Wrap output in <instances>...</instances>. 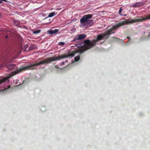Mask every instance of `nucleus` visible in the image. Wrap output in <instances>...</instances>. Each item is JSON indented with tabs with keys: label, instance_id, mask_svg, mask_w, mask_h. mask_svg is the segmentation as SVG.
Masks as SVG:
<instances>
[{
	"label": "nucleus",
	"instance_id": "obj_1",
	"mask_svg": "<svg viewBox=\"0 0 150 150\" xmlns=\"http://www.w3.org/2000/svg\"><path fill=\"white\" fill-rule=\"evenodd\" d=\"M111 34L108 31L106 32L103 35H100L97 36L96 39L93 40L91 42L89 40H86L84 41V44L83 46L80 47L79 44L76 45H75L78 48L76 50L72 51L71 53L68 54L62 55L57 56H54L52 57H51L45 59L44 60L41 62V64L44 63L47 64L48 63L52 61H55L60 59L66 58L69 57H74L75 54L77 53H82L84 51L89 50L92 48L95 45L96 43L98 41L100 40L102 38L105 37L106 36Z\"/></svg>",
	"mask_w": 150,
	"mask_h": 150
},
{
	"label": "nucleus",
	"instance_id": "obj_2",
	"mask_svg": "<svg viewBox=\"0 0 150 150\" xmlns=\"http://www.w3.org/2000/svg\"><path fill=\"white\" fill-rule=\"evenodd\" d=\"M150 19V15H148L147 16L145 17H141L140 18L136 19L133 20H132L130 21H123L119 23L118 24L114 26L113 28H112L109 30H108L110 33L113 30L117 28L120 27L121 25H124L125 24H128L129 23H131L137 22H141L142 21H145L146 20Z\"/></svg>",
	"mask_w": 150,
	"mask_h": 150
},
{
	"label": "nucleus",
	"instance_id": "obj_3",
	"mask_svg": "<svg viewBox=\"0 0 150 150\" xmlns=\"http://www.w3.org/2000/svg\"><path fill=\"white\" fill-rule=\"evenodd\" d=\"M150 19V15H148L147 16L145 17H141L140 18L136 19L133 20H132L130 21H123L119 23L118 24L114 26L113 28H112L109 30H108L110 33L113 30L117 28L120 27L121 25H124L125 24H128L129 23H131L137 22H141L142 21H145L146 20Z\"/></svg>",
	"mask_w": 150,
	"mask_h": 150
},
{
	"label": "nucleus",
	"instance_id": "obj_4",
	"mask_svg": "<svg viewBox=\"0 0 150 150\" xmlns=\"http://www.w3.org/2000/svg\"><path fill=\"white\" fill-rule=\"evenodd\" d=\"M92 15L91 14H88L84 15L80 19L81 27H83L88 25H91L93 24V21L90 20L92 18Z\"/></svg>",
	"mask_w": 150,
	"mask_h": 150
},
{
	"label": "nucleus",
	"instance_id": "obj_5",
	"mask_svg": "<svg viewBox=\"0 0 150 150\" xmlns=\"http://www.w3.org/2000/svg\"><path fill=\"white\" fill-rule=\"evenodd\" d=\"M86 36V35L84 34H81L77 35L74 40H73L74 41L76 40H81L84 39Z\"/></svg>",
	"mask_w": 150,
	"mask_h": 150
},
{
	"label": "nucleus",
	"instance_id": "obj_6",
	"mask_svg": "<svg viewBox=\"0 0 150 150\" xmlns=\"http://www.w3.org/2000/svg\"><path fill=\"white\" fill-rule=\"evenodd\" d=\"M59 31L58 29H55L54 30H49L48 31V32L51 35H53L57 33Z\"/></svg>",
	"mask_w": 150,
	"mask_h": 150
},
{
	"label": "nucleus",
	"instance_id": "obj_7",
	"mask_svg": "<svg viewBox=\"0 0 150 150\" xmlns=\"http://www.w3.org/2000/svg\"><path fill=\"white\" fill-rule=\"evenodd\" d=\"M142 4L139 2H137L135 4L131 6V7H137L141 6L142 5Z\"/></svg>",
	"mask_w": 150,
	"mask_h": 150
},
{
	"label": "nucleus",
	"instance_id": "obj_8",
	"mask_svg": "<svg viewBox=\"0 0 150 150\" xmlns=\"http://www.w3.org/2000/svg\"><path fill=\"white\" fill-rule=\"evenodd\" d=\"M37 49V47L35 45L33 44L31 45L29 47L30 50H35Z\"/></svg>",
	"mask_w": 150,
	"mask_h": 150
},
{
	"label": "nucleus",
	"instance_id": "obj_9",
	"mask_svg": "<svg viewBox=\"0 0 150 150\" xmlns=\"http://www.w3.org/2000/svg\"><path fill=\"white\" fill-rule=\"evenodd\" d=\"M7 68L8 69H9L10 70L11 69H14L16 67L15 65H10L8 66H7Z\"/></svg>",
	"mask_w": 150,
	"mask_h": 150
},
{
	"label": "nucleus",
	"instance_id": "obj_10",
	"mask_svg": "<svg viewBox=\"0 0 150 150\" xmlns=\"http://www.w3.org/2000/svg\"><path fill=\"white\" fill-rule=\"evenodd\" d=\"M56 14L54 12H52L51 13L49 14L48 16V17H52L53 16H54V15H55Z\"/></svg>",
	"mask_w": 150,
	"mask_h": 150
},
{
	"label": "nucleus",
	"instance_id": "obj_11",
	"mask_svg": "<svg viewBox=\"0 0 150 150\" xmlns=\"http://www.w3.org/2000/svg\"><path fill=\"white\" fill-rule=\"evenodd\" d=\"M40 31H41L40 30H37L33 31V33L34 34H36L39 33H40Z\"/></svg>",
	"mask_w": 150,
	"mask_h": 150
},
{
	"label": "nucleus",
	"instance_id": "obj_12",
	"mask_svg": "<svg viewBox=\"0 0 150 150\" xmlns=\"http://www.w3.org/2000/svg\"><path fill=\"white\" fill-rule=\"evenodd\" d=\"M79 59H80V57L79 56L75 57H74V59H75V61H78Z\"/></svg>",
	"mask_w": 150,
	"mask_h": 150
},
{
	"label": "nucleus",
	"instance_id": "obj_13",
	"mask_svg": "<svg viewBox=\"0 0 150 150\" xmlns=\"http://www.w3.org/2000/svg\"><path fill=\"white\" fill-rule=\"evenodd\" d=\"M5 63H3L0 64V68L1 69L3 68L4 66H6Z\"/></svg>",
	"mask_w": 150,
	"mask_h": 150
},
{
	"label": "nucleus",
	"instance_id": "obj_14",
	"mask_svg": "<svg viewBox=\"0 0 150 150\" xmlns=\"http://www.w3.org/2000/svg\"><path fill=\"white\" fill-rule=\"evenodd\" d=\"M122 8H121L119 10V14L121 15H122L121 14V12L122 11Z\"/></svg>",
	"mask_w": 150,
	"mask_h": 150
},
{
	"label": "nucleus",
	"instance_id": "obj_15",
	"mask_svg": "<svg viewBox=\"0 0 150 150\" xmlns=\"http://www.w3.org/2000/svg\"><path fill=\"white\" fill-rule=\"evenodd\" d=\"M59 45H63L64 44V42H60L59 43Z\"/></svg>",
	"mask_w": 150,
	"mask_h": 150
},
{
	"label": "nucleus",
	"instance_id": "obj_16",
	"mask_svg": "<svg viewBox=\"0 0 150 150\" xmlns=\"http://www.w3.org/2000/svg\"><path fill=\"white\" fill-rule=\"evenodd\" d=\"M149 34L148 35V37H149L150 36V32L149 33Z\"/></svg>",
	"mask_w": 150,
	"mask_h": 150
},
{
	"label": "nucleus",
	"instance_id": "obj_17",
	"mask_svg": "<svg viewBox=\"0 0 150 150\" xmlns=\"http://www.w3.org/2000/svg\"><path fill=\"white\" fill-rule=\"evenodd\" d=\"M1 1H6V0H1Z\"/></svg>",
	"mask_w": 150,
	"mask_h": 150
},
{
	"label": "nucleus",
	"instance_id": "obj_18",
	"mask_svg": "<svg viewBox=\"0 0 150 150\" xmlns=\"http://www.w3.org/2000/svg\"><path fill=\"white\" fill-rule=\"evenodd\" d=\"M127 38H128V39H130V38H129V37H127Z\"/></svg>",
	"mask_w": 150,
	"mask_h": 150
},
{
	"label": "nucleus",
	"instance_id": "obj_19",
	"mask_svg": "<svg viewBox=\"0 0 150 150\" xmlns=\"http://www.w3.org/2000/svg\"><path fill=\"white\" fill-rule=\"evenodd\" d=\"M8 38V36H6V38Z\"/></svg>",
	"mask_w": 150,
	"mask_h": 150
},
{
	"label": "nucleus",
	"instance_id": "obj_20",
	"mask_svg": "<svg viewBox=\"0 0 150 150\" xmlns=\"http://www.w3.org/2000/svg\"><path fill=\"white\" fill-rule=\"evenodd\" d=\"M2 2V1H0V4L1 3V2Z\"/></svg>",
	"mask_w": 150,
	"mask_h": 150
},
{
	"label": "nucleus",
	"instance_id": "obj_21",
	"mask_svg": "<svg viewBox=\"0 0 150 150\" xmlns=\"http://www.w3.org/2000/svg\"><path fill=\"white\" fill-rule=\"evenodd\" d=\"M25 46H26V48L28 47V46L27 45H26Z\"/></svg>",
	"mask_w": 150,
	"mask_h": 150
},
{
	"label": "nucleus",
	"instance_id": "obj_22",
	"mask_svg": "<svg viewBox=\"0 0 150 150\" xmlns=\"http://www.w3.org/2000/svg\"><path fill=\"white\" fill-rule=\"evenodd\" d=\"M55 67H56V68H57V65H56V66H55Z\"/></svg>",
	"mask_w": 150,
	"mask_h": 150
},
{
	"label": "nucleus",
	"instance_id": "obj_23",
	"mask_svg": "<svg viewBox=\"0 0 150 150\" xmlns=\"http://www.w3.org/2000/svg\"><path fill=\"white\" fill-rule=\"evenodd\" d=\"M13 22H15V20H14V21H13Z\"/></svg>",
	"mask_w": 150,
	"mask_h": 150
}]
</instances>
